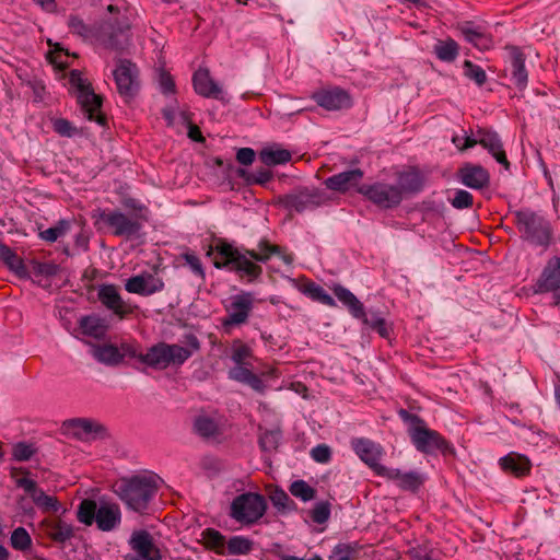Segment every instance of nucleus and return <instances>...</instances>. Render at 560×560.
Wrapping results in <instances>:
<instances>
[{"label": "nucleus", "mask_w": 560, "mask_h": 560, "mask_svg": "<svg viewBox=\"0 0 560 560\" xmlns=\"http://www.w3.org/2000/svg\"><path fill=\"white\" fill-rule=\"evenodd\" d=\"M184 343L186 347L160 341L151 346L145 353L139 351V343L136 341L121 342L118 349H120L121 362L127 357L137 359L153 370L162 371L171 365L182 366L201 347L198 337L191 332L184 335Z\"/></svg>", "instance_id": "nucleus-1"}, {"label": "nucleus", "mask_w": 560, "mask_h": 560, "mask_svg": "<svg viewBox=\"0 0 560 560\" xmlns=\"http://www.w3.org/2000/svg\"><path fill=\"white\" fill-rule=\"evenodd\" d=\"M245 247H235L224 238H217L209 247L208 256L213 255V266L217 269H226L234 272L240 279L248 283L256 282L262 275V267L255 261Z\"/></svg>", "instance_id": "nucleus-2"}, {"label": "nucleus", "mask_w": 560, "mask_h": 560, "mask_svg": "<svg viewBox=\"0 0 560 560\" xmlns=\"http://www.w3.org/2000/svg\"><path fill=\"white\" fill-rule=\"evenodd\" d=\"M125 206L135 210L136 213L127 215L119 210L97 209L92 214L95 225L103 223L112 230L113 235L127 240L140 237L143 224L149 221V209L133 198L126 200Z\"/></svg>", "instance_id": "nucleus-3"}, {"label": "nucleus", "mask_w": 560, "mask_h": 560, "mask_svg": "<svg viewBox=\"0 0 560 560\" xmlns=\"http://www.w3.org/2000/svg\"><path fill=\"white\" fill-rule=\"evenodd\" d=\"M520 238L527 245L547 250L555 243L551 221L540 211L522 208L511 212Z\"/></svg>", "instance_id": "nucleus-4"}, {"label": "nucleus", "mask_w": 560, "mask_h": 560, "mask_svg": "<svg viewBox=\"0 0 560 560\" xmlns=\"http://www.w3.org/2000/svg\"><path fill=\"white\" fill-rule=\"evenodd\" d=\"M397 415L407 424L408 435L418 452L425 455H445L453 450L452 444L440 432L430 429L420 416L404 408Z\"/></svg>", "instance_id": "nucleus-5"}, {"label": "nucleus", "mask_w": 560, "mask_h": 560, "mask_svg": "<svg viewBox=\"0 0 560 560\" xmlns=\"http://www.w3.org/2000/svg\"><path fill=\"white\" fill-rule=\"evenodd\" d=\"M158 475H135L116 483L115 492L129 510L143 514L159 490Z\"/></svg>", "instance_id": "nucleus-6"}, {"label": "nucleus", "mask_w": 560, "mask_h": 560, "mask_svg": "<svg viewBox=\"0 0 560 560\" xmlns=\"http://www.w3.org/2000/svg\"><path fill=\"white\" fill-rule=\"evenodd\" d=\"M335 296L346 306L352 317L360 319L365 326L375 330L382 338L388 339L392 328L380 311L365 312L363 303L347 288L341 284L332 287Z\"/></svg>", "instance_id": "nucleus-7"}, {"label": "nucleus", "mask_w": 560, "mask_h": 560, "mask_svg": "<svg viewBox=\"0 0 560 560\" xmlns=\"http://www.w3.org/2000/svg\"><path fill=\"white\" fill-rule=\"evenodd\" d=\"M69 82L74 89L75 97L81 109L90 121H95L100 126L107 122L106 116L101 112L102 97L95 94L91 83L82 78L81 72L72 70Z\"/></svg>", "instance_id": "nucleus-8"}, {"label": "nucleus", "mask_w": 560, "mask_h": 560, "mask_svg": "<svg viewBox=\"0 0 560 560\" xmlns=\"http://www.w3.org/2000/svg\"><path fill=\"white\" fill-rule=\"evenodd\" d=\"M267 509V500L262 494L248 491L233 499L229 515L242 525H253L266 514Z\"/></svg>", "instance_id": "nucleus-9"}, {"label": "nucleus", "mask_w": 560, "mask_h": 560, "mask_svg": "<svg viewBox=\"0 0 560 560\" xmlns=\"http://www.w3.org/2000/svg\"><path fill=\"white\" fill-rule=\"evenodd\" d=\"M255 296L250 291H241L231 295L224 303L225 316L221 319V326L225 334H231L236 327L248 323L254 310Z\"/></svg>", "instance_id": "nucleus-10"}, {"label": "nucleus", "mask_w": 560, "mask_h": 560, "mask_svg": "<svg viewBox=\"0 0 560 560\" xmlns=\"http://www.w3.org/2000/svg\"><path fill=\"white\" fill-rule=\"evenodd\" d=\"M358 194L381 210L396 209L404 201L402 195L395 184L382 180L361 185L358 187Z\"/></svg>", "instance_id": "nucleus-11"}, {"label": "nucleus", "mask_w": 560, "mask_h": 560, "mask_svg": "<svg viewBox=\"0 0 560 560\" xmlns=\"http://www.w3.org/2000/svg\"><path fill=\"white\" fill-rule=\"evenodd\" d=\"M325 194L317 188L300 187L278 197V205L289 212L303 213L325 203Z\"/></svg>", "instance_id": "nucleus-12"}, {"label": "nucleus", "mask_w": 560, "mask_h": 560, "mask_svg": "<svg viewBox=\"0 0 560 560\" xmlns=\"http://www.w3.org/2000/svg\"><path fill=\"white\" fill-rule=\"evenodd\" d=\"M138 74L137 66L127 59H120L113 71L117 91L126 102L132 100L139 91L140 82Z\"/></svg>", "instance_id": "nucleus-13"}, {"label": "nucleus", "mask_w": 560, "mask_h": 560, "mask_svg": "<svg viewBox=\"0 0 560 560\" xmlns=\"http://www.w3.org/2000/svg\"><path fill=\"white\" fill-rule=\"evenodd\" d=\"M128 542L132 552L124 556V560H162L161 550L148 530H135Z\"/></svg>", "instance_id": "nucleus-14"}, {"label": "nucleus", "mask_w": 560, "mask_h": 560, "mask_svg": "<svg viewBox=\"0 0 560 560\" xmlns=\"http://www.w3.org/2000/svg\"><path fill=\"white\" fill-rule=\"evenodd\" d=\"M311 98L326 110L335 112L352 107V97L348 91L340 86H329L316 90Z\"/></svg>", "instance_id": "nucleus-15"}, {"label": "nucleus", "mask_w": 560, "mask_h": 560, "mask_svg": "<svg viewBox=\"0 0 560 560\" xmlns=\"http://www.w3.org/2000/svg\"><path fill=\"white\" fill-rule=\"evenodd\" d=\"M350 445L354 454L380 477L381 467H385L380 463L384 454L383 446L368 438H353Z\"/></svg>", "instance_id": "nucleus-16"}, {"label": "nucleus", "mask_w": 560, "mask_h": 560, "mask_svg": "<svg viewBox=\"0 0 560 560\" xmlns=\"http://www.w3.org/2000/svg\"><path fill=\"white\" fill-rule=\"evenodd\" d=\"M97 299L104 307L112 311L119 318L133 314L138 308L137 305L124 301L117 287L112 283H104L98 287Z\"/></svg>", "instance_id": "nucleus-17"}, {"label": "nucleus", "mask_w": 560, "mask_h": 560, "mask_svg": "<svg viewBox=\"0 0 560 560\" xmlns=\"http://www.w3.org/2000/svg\"><path fill=\"white\" fill-rule=\"evenodd\" d=\"M16 487L22 488L32 499L34 504L43 513H56L60 510L61 504L54 495H48L37 486L33 479L23 477L15 480Z\"/></svg>", "instance_id": "nucleus-18"}, {"label": "nucleus", "mask_w": 560, "mask_h": 560, "mask_svg": "<svg viewBox=\"0 0 560 560\" xmlns=\"http://www.w3.org/2000/svg\"><path fill=\"white\" fill-rule=\"evenodd\" d=\"M534 292L538 294L560 291V257H550L544 266L540 275L533 285Z\"/></svg>", "instance_id": "nucleus-19"}, {"label": "nucleus", "mask_w": 560, "mask_h": 560, "mask_svg": "<svg viewBox=\"0 0 560 560\" xmlns=\"http://www.w3.org/2000/svg\"><path fill=\"white\" fill-rule=\"evenodd\" d=\"M125 290L128 293L141 296H150L164 290L165 283L162 278L143 271L139 275L128 278L125 282Z\"/></svg>", "instance_id": "nucleus-20"}, {"label": "nucleus", "mask_w": 560, "mask_h": 560, "mask_svg": "<svg viewBox=\"0 0 560 560\" xmlns=\"http://www.w3.org/2000/svg\"><path fill=\"white\" fill-rule=\"evenodd\" d=\"M457 180L464 186L481 190L490 185V173L480 164L464 163L456 172Z\"/></svg>", "instance_id": "nucleus-21"}, {"label": "nucleus", "mask_w": 560, "mask_h": 560, "mask_svg": "<svg viewBox=\"0 0 560 560\" xmlns=\"http://www.w3.org/2000/svg\"><path fill=\"white\" fill-rule=\"evenodd\" d=\"M380 477L394 481L402 491L416 493L424 483V477L415 470L401 471L398 468L381 467Z\"/></svg>", "instance_id": "nucleus-22"}, {"label": "nucleus", "mask_w": 560, "mask_h": 560, "mask_svg": "<svg viewBox=\"0 0 560 560\" xmlns=\"http://www.w3.org/2000/svg\"><path fill=\"white\" fill-rule=\"evenodd\" d=\"M509 67L511 81L518 91H524L528 84V71L526 69V55L517 46H508Z\"/></svg>", "instance_id": "nucleus-23"}, {"label": "nucleus", "mask_w": 560, "mask_h": 560, "mask_svg": "<svg viewBox=\"0 0 560 560\" xmlns=\"http://www.w3.org/2000/svg\"><path fill=\"white\" fill-rule=\"evenodd\" d=\"M43 535L57 545H65L74 537V527L60 517L44 518L38 524Z\"/></svg>", "instance_id": "nucleus-24"}, {"label": "nucleus", "mask_w": 560, "mask_h": 560, "mask_svg": "<svg viewBox=\"0 0 560 560\" xmlns=\"http://www.w3.org/2000/svg\"><path fill=\"white\" fill-rule=\"evenodd\" d=\"M364 172L361 168H353L327 177L324 185L327 189L340 194H346L351 189L358 192V187H361Z\"/></svg>", "instance_id": "nucleus-25"}, {"label": "nucleus", "mask_w": 560, "mask_h": 560, "mask_svg": "<svg viewBox=\"0 0 560 560\" xmlns=\"http://www.w3.org/2000/svg\"><path fill=\"white\" fill-rule=\"evenodd\" d=\"M195 92L206 98L218 100L228 103L222 88L211 78L208 69H199L192 75Z\"/></svg>", "instance_id": "nucleus-26"}, {"label": "nucleus", "mask_w": 560, "mask_h": 560, "mask_svg": "<svg viewBox=\"0 0 560 560\" xmlns=\"http://www.w3.org/2000/svg\"><path fill=\"white\" fill-rule=\"evenodd\" d=\"M477 136H479V144L486 149L493 159L506 170L510 167V162L503 149L502 140L499 133L492 129L478 128Z\"/></svg>", "instance_id": "nucleus-27"}, {"label": "nucleus", "mask_w": 560, "mask_h": 560, "mask_svg": "<svg viewBox=\"0 0 560 560\" xmlns=\"http://www.w3.org/2000/svg\"><path fill=\"white\" fill-rule=\"evenodd\" d=\"M68 428L79 440H96L106 435V428L97 421L86 418H74L68 421Z\"/></svg>", "instance_id": "nucleus-28"}, {"label": "nucleus", "mask_w": 560, "mask_h": 560, "mask_svg": "<svg viewBox=\"0 0 560 560\" xmlns=\"http://www.w3.org/2000/svg\"><path fill=\"white\" fill-rule=\"evenodd\" d=\"M395 186L399 189L405 199L408 195H417L424 187V177L416 167L397 173V183Z\"/></svg>", "instance_id": "nucleus-29"}, {"label": "nucleus", "mask_w": 560, "mask_h": 560, "mask_svg": "<svg viewBox=\"0 0 560 560\" xmlns=\"http://www.w3.org/2000/svg\"><path fill=\"white\" fill-rule=\"evenodd\" d=\"M499 465L505 474H510L516 478L529 475L532 469V463L527 456L513 452L501 457Z\"/></svg>", "instance_id": "nucleus-30"}, {"label": "nucleus", "mask_w": 560, "mask_h": 560, "mask_svg": "<svg viewBox=\"0 0 560 560\" xmlns=\"http://www.w3.org/2000/svg\"><path fill=\"white\" fill-rule=\"evenodd\" d=\"M247 365L248 364L235 365L230 369L229 378L246 384L254 390L262 393L266 387L262 378L254 373Z\"/></svg>", "instance_id": "nucleus-31"}, {"label": "nucleus", "mask_w": 560, "mask_h": 560, "mask_svg": "<svg viewBox=\"0 0 560 560\" xmlns=\"http://www.w3.org/2000/svg\"><path fill=\"white\" fill-rule=\"evenodd\" d=\"M0 260L19 278H30V272L23 259L8 245L0 242Z\"/></svg>", "instance_id": "nucleus-32"}, {"label": "nucleus", "mask_w": 560, "mask_h": 560, "mask_svg": "<svg viewBox=\"0 0 560 560\" xmlns=\"http://www.w3.org/2000/svg\"><path fill=\"white\" fill-rule=\"evenodd\" d=\"M120 510L115 504H102L96 514L95 523L103 532L114 529L120 523Z\"/></svg>", "instance_id": "nucleus-33"}, {"label": "nucleus", "mask_w": 560, "mask_h": 560, "mask_svg": "<svg viewBox=\"0 0 560 560\" xmlns=\"http://www.w3.org/2000/svg\"><path fill=\"white\" fill-rule=\"evenodd\" d=\"M79 328L84 336L102 339L108 326L106 320L97 315H84L79 320Z\"/></svg>", "instance_id": "nucleus-34"}, {"label": "nucleus", "mask_w": 560, "mask_h": 560, "mask_svg": "<svg viewBox=\"0 0 560 560\" xmlns=\"http://www.w3.org/2000/svg\"><path fill=\"white\" fill-rule=\"evenodd\" d=\"M465 40L474 45L479 50H487L492 46V40L480 27L474 26L471 22H467L459 27Z\"/></svg>", "instance_id": "nucleus-35"}, {"label": "nucleus", "mask_w": 560, "mask_h": 560, "mask_svg": "<svg viewBox=\"0 0 560 560\" xmlns=\"http://www.w3.org/2000/svg\"><path fill=\"white\" fill-rule=\"evenodd\" d=\"M201 541L207 550L217 555H225L226 539L224 535L215 528L208 527L201 532Z\"/></svg>", "instance_id": "nucleus-36"}, {"label": "nucleus", "mask_w": 560, "mask_h": 560, "mask_svg": "<svg viewBox=\"0 0 560 560\" xmlns=\"http://www.w3.org/2000/svg\"><path fill=\"white\" fill-rule=\"evenodd\" d=\"M436 58L443 62H454L459 55V45L451 37L439 39L433 46Z\"/></svg>", "instance_id": "nucleus-37"}, {"label": "nucleus", "mask_w": 560, "mask_h": 560, "mask_svg": "<svg viewBox=\"0 0 560 560\" xmlns=\"http://www.w3.org/2000/svg\"><path fill=\"white\" fill-rule=\"evenodd\" d=\"M194 430L203 439H214L222 434L219 422L209 416H198L194 421Z\"/></svg>", "instance_id": "nucleus-38"}, {"label": "nucleus", "mask_w": 560, "mask_h": 560, "mask_svg": "<svg viewBox=\"0 0 560 560\" xmlns=\"http://www.w3.org/2000/svg\"><path fill=\"white\" fill-rule=\"evenodd\" d=\"M300 291L305 296L310 298L312 301L319 302L329 307L337 306L334 298L329 295L322 285L317 284L314 281L308 280L307 282H305L301 287Z\"/></svg>", "instance_id": "nucleus-39"}, {"label": "nucleus", "mask_w": 560, "mask_h": 560, "mask_svg": "<svg viewBox=\"0 0 560 560\" xmlns=\"http://www.w3.org/2000/svg\"><path fill=\"white\" fill-rule=\"evenodd\" d=\"M259 159L266 166H276L290 162L292 155L289 150L275 145L264 148L259 152Z\"/></svg>", "instance_id": "nucleus-40"}, {"label": "nucleus", "mask_w": 560, "mask_h": 560, "mask_svg": "<svg viewBox=\"0 0 560 560\" xmlns=\"http://www.w3.org/2000/svg\"><path fill=\"white\" fill-rule=\"evenodd\" d=\"M10 546L12 549L25 553L32 550L33 540L28 532L24 527L19 526L11 533Z\"/></svg>", "instance_id": "nucleus-41"}, {"label": "nucleus", "mask_w": 560, "mask_h": 560, "mask_svg": "<svg viewBox=\"0 0 560 560\" xmlns=\"http://www.w3.org/2000/svg\"><path fill=\"white\" fill-rule=\"evenodd\" d=\"M247 252L249 257L255 259V261L260 264H266L269 261L272 255H278L281 253V247L278 245L270 244L267 240L262 238L258 243V249H249Z\"/></svg>", "instance_id": "nucleus-42"}, {"label": "nucleus", "mask_w": 560, "mask_h": 560, "mask_svg": "<svg viewBox=\"0 0 560 560\" xmlns=\"http://www.w3.org/2000/svg\"><path fill=\"white\" fill-rule=\"evenodd\" d=\"M237 175L248 185H265L270 182L273 176L272 172L267 167H260L254 172L240 168Z\"/></svg>", "instance_id": "nucleus-43"}, {"label": "nucleus", "mask_w": 560, "mask_h": 560, "mask_svg": "<svg viewBox=\"0 0 560 560\" xmlns=\"http://www.w3.org/2000/svg\"><path fill=\"white\" fill-rule=\"evenodd\" d=\"M254 547V541L245 536H232L226 540L225 553L248 555Z\"/></svg>", "instance_id": "nucleus-44"}, {"label": "nucleus", "mask_w": 560, "mask_h": 560, "mask_svg": "<svg viewBox=\"0 0 560 560\" xmlns=\"http://www.w3.org/2000/svg\"><path fill=\"white\" fill-rule=\"evenodd\" d=\"M97 510V504L94 500L84 499L78 506L77 518L80 523L91 526L96 520Z\"/></svg>", "instance_id": "nucleus-45"}, {"label": "nucleus", "mask_w": 560, "mask_h": 560, "mask_svg": "<svg viewBox=\"0 0 560 560\" xmlns=\"http://www.w3.org/2000/svg\"><path fill=\"white\" fill-rule=\"evenodd\" d=\"M95 357L100 362L109 365H117L121 362L120 349L112 343L97 347Z\"/></svg>", "instance_id": "nucleus-46"}, {"label": "nucleus", "mask_w": 560, "mask_h": 560, "mask_svg": "<svg viewBox=\"0 0 560 560\" xmlns=\"http://www.w3.org/2000/svg\"><path fill=\"white\" fill-rule=\"evenodd\" d=\"M282 439V432L279 429L266 430L259 435L258 444L264 452H273L278 448Z\"/></svg>", "instance_id": "nucleus-47"}, {"label": "nucleus", "mask_w": 560, "mask_h": 560, "mask_svg": "<svg viewBox=\"0 0 560 560\" xmlns=\"http://www.w3.org/2000/svg\"><path fill=\"white\" fill-rule=\"evenodd\" d=\"M31 273L35 277L51 278L58 275L60 266L54 261L42 262L36 259L30 261Z\"/></svg>", "instance_id": "nucleus-48"}, {"label": "nucleus", "mask_w": 560, "mask_h": 560, "mask_svg": "<svg viewBox=\"0 0 560 560\" xmlns=\"http://www.w3.org/2000/svg\"><path fill=\"white\" fill-rule=\"evenodd\" d=\"M253 357V350L249 346L240 339L233 340L231 359L235 365L248 364L247 359Z\"/></svg>", "instance_id": "nucleus-49"}, {"label": "nucleus", "mask_w": 560, "mask_h": 560, "mask_svg": "<svg viewBox=\"0 0 560 560\" xmlns=\"http://www.w3.org/2000/svg\"><path fill=\"white\" fill-rule=\"evenodd\" d=\"M69 228H70L69 221L61 219L57 222L56 225L50 226L44 231H40L39 237H40V240H43L45 242L54 243L59 237L65 235L67 233V231L69 230Z\"/></svg>", "instance_id": "nucleus-50"}, {"label": "nucleus", "mask_w": 560, "mask_h": 560, "mask_svg": "<svg viewBox=\"0 0 560 560\" xmlns=\"http://www.w3.org/2000/svg\"><path fill=\"white\" fill-rule=\"evenodd\" d=\"M290 493L304 502L315 498L316 490L304 480H295L289 487Z\"/></svg>", "instance_id": "nucleus-51"}, {"label": "nucleus", "mask_w": 560, "mask_h": 560, "mask_svg": "<svg viewBox=\"0 0 560 560\" xmlns=\"http://www.w3.org/2000/svg\"><path fill=\"white\" fill-rule=\"evenodd\" d=\"M37 453V447L34 443L18 442L12 447V459L15 462L30 460Z\"/></svg>", "instance_id": "nucleus-52"}, {"label": "nucleus", "mask_w": 560, "mask_h": 560, "mask_svg": "<svg viewBox=\"0 0 560 560\" xmlns=\"http://www.w3.org/2000/svg\"><path fill=\"white\" fill-rule=\"evenodd\" d=\"M463 69L464 75L474 81L478 86H482L487 82V73L479 65L465 60Z\"/></svg>", "instance_id": "nucleus-53"}, {"label": "nucleus", "mask_w": 560, "mask_h": 560, "mask_svg": "<svg viewBox=\"0 0 560 560\" xmlns=\"http://www.w3.org/2000/svg\"><path fill=\"white\" fill-rule=\"evenodd\" d=\"M331 513V504L329 501H319L310 511V516L315 524L326 523Z\"/></svg>", "instance_id": "nucleus-54"}, {"label": "nucleus", "mask_w": 560, "mask_h": 560, "mask_svg": "<svg viewBox=\"0 0 560 560\" xmlns=\"http://www.w3.org/2000/svg\"><path fill=\"white\" fill-rule=\"evenodd\" d=\"M68 27L70 31L82 38L92 36V28L78 15H70L68 19Z\"/></svg>", "instance_id": "nucleus-55"}, {"label": "nucleus", "mask_w": 560, "mask_h": 560, "mask_svg": "<svg viewBox=\"0 0 560 560\" xmlns=\"http://www.w3.org/2000/svg\"><path fill=\"white\" fill-rule=\"evenodd\" d=\"M270 501L273 506L281 510H292L295 506L294 501L282 489H276L270 494Z\"/></svg>", "instance_id": "nucleus-56"}, {"label": "nucleus", "mask_w": 560, "mask_h": 560, "mask_svg": "<svg viewBox=\"0 0 560 560\" xmlns=\"http://www.w3.org/2000/svg\"><path fill=\"white\" fill-rule=\"evenodd\" d=\"M52 129L59 136L67 137V138H72L79 133L77 127L73 126L72 122L66 118L54 119L52 120Z\"/></svg>", "instance_id": "nucleus-57"}, {"label": "nucleus", "mask_w": 560, "mask_h": 560, "mask_svg": "<svg viewBox=\"0 0 560 560\" xmlns=\"http://www.w3.org/2000/svg\"><path fill=\"white\" fill-rule=\"evenodd\" d=\"M453 208L462 210L471 208L474 205L472 195L464 189H457L454 197L450 200Z\"/></svg>", "instance_id": "nucleus-58"}, {"label": "nucleus", "mask_w": 560, "mask_h": 560, "mask_svg": "<svg viewBox=\"0 0 560 560\" xmlns=\"http://www.w3.org/2000/svg\"><path fill=\"white\" fill-rule=\"evenodd\" d=\"M128 45V28H120L118 33H112L107 40L106 46L110 49L121 51Z\"/></svg>", "instance_id": "nucleus-59"}, {"label": "nucleus", "mask_w": 560, "mask_h": 560, "mask_svg": "<svg viewBox=\"0 0 560 560\" xmlns=\"http://www.w3.org/2000/svg\"><path fill=\"white\" fill-rule=\"evenodd\" d=\"M182 257L189 266L192 273L203 281L206 279V272L200 258L194 253H185Z\"/></svg>", "instance_id": "nucleus-60"}, {"label": "nucleus", "mask_w": 560, "mask_h": 560, "mask_svg": "<svg viewBox=\"0 0 560 560\" xmlns=\"http://www.w3.org/2000/svg\"><path fill=\"white\" fill-rule=\"evenodd\" d=\"M331 455V448L327 444H318L311 450V457L319 464L329 463Z\"/></svg>", "instance_id": "nucleus-61"}, {"label": "nucleus", "mask_w": 560, "mask_h": 560, "mask_svg": "<svg viewBox=\"0 0 560 560\" xmlns=\"http://www.w3.org/2000/svg\"><path fill=\"white\" fill-rule=\"evenodd\" d=\"M159 84H160L161 92L165 95L174 94L176 91L175 81H174L173 77L166 71H161L160 78H159Z\"/></svg>", "instance_id": "nucleus-62"}, {"label": "nucleus", "mask_w": 560, "mask_h": 560, "mask_svg": "<svg viewBox=\"0 0 560 560\" xmlns=\"http://www.w3.org/2000/svg\"><path fill=\"white\" fill-rule=\"evenodd\" d=\"M352 552L350 545L339 544L332 549L328 560H350Z\"/></svg>", "instance_id": "nucleus-63"}, {"label": "nucleus", "mask_w": 560, "mask_h": 560, "mask_svg": "<svg viewBox=\"0 0 560 560\" xmlns=\"http://www.w3.org/2000/svg\"><path fill=\"white\" fill-rule=\"evenodd\" d=\"M432 552L433 551L427 547L418 546L409 549L407 555L410 560H434Z\"/></svg>", "instance_id": "nucleus-64"}]
</instances>
